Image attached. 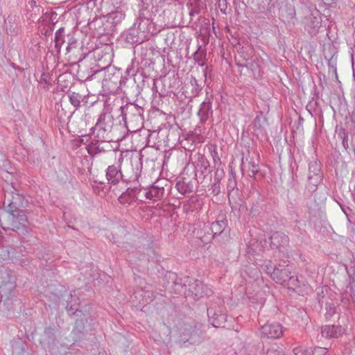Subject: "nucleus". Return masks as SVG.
<instances>
[{"label": "nucleus", "instance_id": "nucleus-63", "mask_svg": "<svg viewBox=\"0 0 355 355\" xmlns=\"http://www.w3.org/2000/svg\"><path fill=\"white\" fill-rule=\"evenodd\" d=\"M338 205H339V206L342 207L341 204H340V202H338Z\"/></svg>", "mask_w": 355, "mask_h": 355}, {"label": "nucleus", "instance_id": "nucleus-34", "mask_svg": "<svg viewBox=\"0 0 355 355\" xmlns=\"http://www.w3.org/2000/svg\"><path fill=\"white\" fill-rule=\"evenodd\" d=\"M180 139L179 128L177 126L170 125L168 128V133L166 135V142L168 144H175Z\"/></svg>", "mask_w": 355, "mask_h": 355}, {"label": "nucleus", "instance_id": "nucleus-49", "mask_svg": "<svg viewBox=\"0 0 355 355\" xmlns=\"http://www.w3.org/2000/svg\"><path fill=\"white\" fill-rule=\"evenodd\" d=\"M293 352L295 355H311L310 348L303 349L301 347H297L293 349Z\"/></svg>", "mask_w": 355, "mask_h": 355}, {"label": "nucleus", "instance_id": "nucleus-40", "mask_svg": "<svg viewBox=\"0 0 355 355\" xmlns=\"http://www.w3.org/2000/svg\"><path fill=\"white\" fill-rule=\"evenodd\" d=\"M68 97L69 101L72 105H73L76 109H78L80 106V100L82 98V96L76 92H69Z\"/></svg>", "mask_w": 355, "mask_h": 355}, {"label": "nucleus", "instance_id": "nucleus-51", "mask_svg": "<svg viewBox=\"0 0 355 355\" xmlns=\"http://www.w3.org/2000/svg\"><path fill=\"white\" fill-rule=\"evenodd\" d=\"M42 8L40 6L37 4L36 1L31 0L28 1L27 5V9H37V11H39L40 8Z\"/></svg>", "mask_w": 355, "mask_h": 355}, {"label": "nucleus", "instance_id": "nucleus-29", "mask_svg": "<svg viewBox=\"0 0 355 355\" xmlns=\"http://www.w3.org/2000/svg\"><path fill=\"white\" fill-rule=\"evenodd\" d=\"M321 27V21L320 19L315 17H311L309 19L306 28L309 33L311 36H315L318 33L319 29Z\"/></svg>", "mask_w": 355, "mask_h": 355}, {"label": "nucleus", "instance_id": "nucleus-44", "mask_svg": "<svg viewBox=\"0 0 355 355\" xmlns=\"http://www.w3.org/2000/svg\"><path fill=\"white\" fill-rule=\"evenodd\" d=\"M224 175L225 172L223 168H219V166L217 167L214 174V187H216L220 183V180L223 179Z\"/></svg>", "mask_w": 355, "mask_h": 355}, {"label": "nucleus", "instance_id": "nucleus-12", "mask_svg": "<svg viewBox=\"0 0 355 355\" xmlns=\"http://www.w3.org/2000/svg\"><path fill=\"white\" fill-rule=\"evenodd\" d=\"M181 340L190 344L200 343L202 340V331L196 326L186 325L181 334Z\"/></svg>", "mask_w": 355, "mask_h": 355}, {"label": "nucleus", "instance_id": "nucleus-52", "mask_svg": "<svg viewBox=\"0 0 355 355\" xmlns=\"http://www.w3.org/2000/svg\"><path fill=\"white\" fill-rule=\"evenodd\" d=\"M236 182L234 177L233 176L232 178H230L228 180L227 189L229 190H233L234 189V187H236Z\"/></svg>", "mask_w": 355, "mask_h": 355}, {"label": "nucleus", "instance_id": "nucleus-45", "mask_svg": "<svg viewBox=\"0 0 355 355\" xmlns=\"http://www.w3.org/2000/svg\"><path fill=\"white\" fill-rule=\"evenodd\" d=\"M153 0H140L139 6L140 8L139 11H149L148 7L153 4Z\"/></svg>", "mask_w": 355, "mask_h": 355}, {"label": "nucleus", "instance_id": "nucleus-5", "mask_svg": "<svg viewBox=\"0 0 355 355\" xmlns=\"http://www.w3.org/2000/svg\"><path fill=\"white\" fill-rule=\"evenodd\" d=\"M113 125V116L109 113L103 112L99 115L95 126L91 128V131L98 139H109V134L112 130Z\"/></svg>", "mask_w": 355, "mask_h": 355}, {"label": "nucleus", "instance_id": "nucleus-50", "mask_svg": "<svg viewBox=\"0 0 355 355\" xmlns=\"http://www.w3.org/2000/svg\"><path fill=\"white\" fill-rule=\"evenodd\" d=\"M55 327H48L44 329V334L50 339H53L55 338Z\"/></svg>", "mask_w": 355, "mask_h": 355}, {"label": "nucleus", "instance_id": "nucleus-4", "mask_svg": "<svg viewBox=\"0 0 355 355\" xmlns=\"http://www.w3.org/2000/svg\"><path fill=\"white\" fill-rule=\"evenodd\" d=\"M209 322L216 328H223L227 321L226 309L224 300L217 297L207 308Z\"/></svg>", "mask_w": 355, "mask_h": 355}, {"label": "nucleus", "instance_id": "nucleus-43", "mask_svg": "<svg viewBox=\"0 0 355 355\" xmlns=\"http://www.w3.org/2000/svg\"><path fill=\"white\" fill-rule=\"evenodd\" d=\"M135 171L132 168L133 174L129 177L128 181H136L140 175V171L142 166V163L138 160L135 161Z\"/></svg>", "mask_w": 355, "mask_h": 355}, {"label": "nucleus", "instance_id": "nucleus-20", "mask_svg": "<svg viewBox=\"0 0 355 355\" xmlns=\"http://www.w3.org/2000/svg\"><path fill=\"white\" fill-rule=\"evenodd\" d=\"M105 141L100 139L92 141L88 146L89 154L92 155L107 151L110 148V145L106 144Z\"/></svg>", "mask_w": 355, "mask_h": 355}, {"label": "nucleus", "instance_id": "nucleus-28", "mask_svg": "<svg viewBox=\"0 0 355 355\" xmlns=\"http://www.w3.org/2000/svg\"><path fill=\"white\" fill-rule=\"evenodd\" d=\"M27 11L28 19L33 21L37 19L39 23L44 21L46 20L44 16H47L49 15L47 12H44L43 8H40L39 11H37V9H27Z\"/></svg>", "mask_w": 355, "mask_h": 355}, {"label": "nucleus", "instance_id": "nucleus-9", "mask_svg": "<svg viewBox=\"0 0 355 355\" xmlns=\"http://www.w3.org/2000/svg\"><path fill=\"white\" fill-rule=\"evenodd\" d=\"M212 291L206 285L197 279H192L188 287L186 297H191L194 300H198L204 296H209Z\"/></svg>", "mask_w": 355, "mask_h": 355}, {"label": "nucleus", "instance_id": "nucleus-42", "mask_svg": "<svg viewBox=\"0 0 355 355\" xmlns=\"http://www.w3.org/2000/svg\"><path fill=\"white\" fill-rule=\"evenodd\" d=\"M338 136L342 140V144H343V147L345 149H347L349 148L348 132L345 128L341 127L339 128V130L338 131Z\"/></svg>", "mask_w": 355, "mask_h": 355}, {"label": "nucleus", "instance_id": "nucleus-60", "mask_svg": "<svg viewBox=\"0 0 355 355\" xmlns=\"http://www.w3.org/2000/svg\"><path fill=\"white\" fill-rule=\"evenodd\" d=\"M194 13L198 14L199 13V10L198 9H196V8L192 9L191 12H190V15H193Z\"/></svg>", "mask_w": 355, "mask_h": 355}, {"label": "nucleus", "instance_id": "nucleus-24", "mask_svg": "<svg viewBox=\"0 0 355 355\" xmlns=\"http://www.w3.org/2000/svg\"><path fill=\"white\" fill-rule=\"evenodd\" d=\"M125 18V14L121 10H116L108 14L106 19V26H109L110 31Z\"/></svg>", "mask_w": 355, "mask_h": 355}, {"label": "nucleus", "instance_id": "nucleus-30", "mask_svg": "<svg viewBox=\"0 0 355 355\" xmlns=\"http://www.w3.org/2000/svg\"><path fill=\"white\" fill-rule=\"evenodd\" d=\"M227 225V221L225 218H222L221 219H218L213 222L211 225V230L214 235L221 234Z\"/></svg>", "mask_w": 355, "mask_h": 355}, {"label": "nucleus", "instance_id": "nucleus-26", "mask_svg": "<svg viewBox=\"0 0 355 355\" xmlns=\"http://www.w3.org/2000/svg\"><path fill=\"white\" fill-rule=\"evenodd\" d=\"M85 323L83 320H77L71 331L74 343L81 340L85 336Z\"/></svg>", "mask_w": 355, "mask_h": 355}, {"label": "nucleus", "instance_id": "nucleus-6", "mask_svg": "<svg viewBox=\"0 0 355 355\" xmlns=\"http://www.w3.org/2000/svg\"><path fill=\"white\" fill-rule=\"evenodd\" d=\"M121 114L125 123H142L144 109L135 103H129L121 107Z\"/></svg>", "mask_w": 355, "mask_h": 355}, {"label": "nucleus", "instance_id": "nucleus-21", "mask_svg": "<svg viewBox=\"0 0 355 355\" xmlns=\"http://www.w3.org/2000/svg\"><path fill=\"white\" fill-rule=\"evenodd\" d=\"M140 191L137 187L128 188L119 197V201L122 205H130L137 200V194Z\"/></svg>", "mask_w": 355, "mask_h": 355}, {"label": "nucleus", "instance_id": "nucleus-41", "mask_svg": "<svg viewBox=\"0 0 355 355\" xmlns=\"http://www.w3.org/2000/svg\"><path fill=\"white\" fill-rule=\"evenodd\" d=\"M277 265H275L271 261H266L262 265V270L266 272L267 274L270 275L272 278V275H274L276 271Z\"/></svg>", "mask_w": 355, "mask_h": 355}, {"label": "nucleus", "instance_id": "nucleus-33", "mask_svg": "<svg viewBox=\"0 0 355 355\" xmlns=\"http://www.w3.org/2000/svg\"><path fill=\"white\" fill-rule=\"evenodd\" d=\"M70 297L71 300L67 301L66 310L69 315H73L79 310L80 304L77 302L78 299L73 297L71 293L70 294Z\"/></svg>", "mask_w": 355, "mask_h": 355}, {"label": "nucleus", "instance_id": "nucleus-3", "mask_svg": "<svg viewBox=\"0 0 355 355\" xmlns=\"http://www.w3.org/2000/svg\"><path fill=\"white\" fill-rule=\"evenodd\" d=\"M272 279L277 283L287 284L288 286H300L293 266L284 261L277 265L276 271L272 275Z\"/></svg>", "mask_w": 355, "mask_h": 355}, {"label": "nucleus", "instance_id": "nucleus-10", "mask_svg": "<svg viewBox=\"0 0 355 355\" xmlns=\"http://www.w3.org/2000/svg\"><path fill=\"white\" fill-rule=\"evenodd\" d=\"M195 176L197 181L202 182L205 177L210 173L209 162L204 155L199 154L196 160L193 163Z\"/></svg>", "mask_w": 355, "mask_h": 355}, {"label": "nucleus", "instance_id": "nucleus-55", "mask_svg": "<svg viewBox=\"0 0 355 355\" xmlns=\"http://www.w3.org/2000/svg\"><path fill=\"white\" fill-rule=\"evenodd\" d=\"M219 8L220 9V11L225 13V9L227 8L226 0H223V3L220 1Z\"/></svg>", "mask_w": 355, "mask_h": 355}, {"label": "nucleus", "instance_id": "nucleus-2", "mask_svg": "<svg viewBox=\"0 0 355 355\" xmlns=\"http://www.w3.org/2000/svg\"><path fill=\"white\" fill-rule=\"evenodd\" d=\"M15 277L8 270L0 271V305L2 304L8 310L12 308L18 300L15 297Z\"/></svg>", "mask_w": 355, "mask_h": 355}, {"label": "nucleus", "instance_id": "nucleus-1", "mask_svg": "<svg viewBox=\"0 0 355 355\" xmlns=\"http://www.w3.org/2000/svg\"><path fill=\"white\" fill-rule=\"evenodd\" d=\"M5 214H0V225L1 227L11 230L20 235H25L28 230V218L24 209L3 210Z\"/></svg>", "mask_w": 355, "mask_h": 355}, {"label": "nucleus", "instance_id": "nucleus-36", "mask_svg": "<svg viewBox=\"0 0 355 355\" xmlns=\"http://www.w3.org/2000/svg\"><path fill=\"white\" fill-rule=\"evenodd\" d=\"M67 46L66 50L67 53H69L72 49L77 48L78 42L74 32H70L67 33Z\"/></svg>", "mask_w": 355, "mask_h": 355}, {"label": "nucleus", "instance_id": "nucleus-8", "mask_svg": "<svg viewBox=\"0 0 355 355\" xmlns=\"http://www.w3.org/2000/svg\"><path fill=\"white\" fill-rule=\"evenodd\" d=\"M322 180L320 164L315 159L311 161L309 164L308 185L310 192L316 191L318 184Z\"/></svg>", "mask_w": 355, "mask_h": 355}, {"label": "nucleus", "instance_id": "nucleus-37", "mask_svg": "<svg viewBox=\"0 0 355 355\" xmlns=\"http://www.w3.org/2000/svg\"><path fill=\"white\" fill-rule=\"evenodd\" d=\"M175 187L182 195H186L187 193L193 192L192 185L189 183L185 182L184 181L178 182L175 184Z\"/></svg>", "mask_w": 355, "mask_h": 355}, {"label": "nucleus", "instance_id": "nucleus-53", "mask_svg": "<svg viewBox=\"0 0 355 355\" xmlns=\"http://www.w3.org/2000/svg\"><path fill=\"white\" fill-rule=\"evenodd\" d=\"M211 155L215 164H217V162H218L219 164H221L220 159L218 156V153L216 150H214V153H211Z\"/></svg>", "mask_w": 355, "mask_h": 355}, {"label": "nucleus", "instance_id": "nucleus-39", "mask_svg": "<svg viewBox=\"0 0 355 355\" xmlns=\"http://www.w3.org/2000/svg\"><path fill=\"white\" fill-rule=\"evenodd\" d=\"M190 84L191 87L192 96H196L202 90V83H198V80L196 78L192 76L190 80Z\"/></svg>", "mask_w": 355, "mask_h": 355}, {"label": "nucleus", "instance_id": "nucleus-18", "mask_svg": "<svg viewBox=\"0 0 355 355\" xmlns=\"http://www.w3.org/2000/svg\"><path fill=\"white\" fill-rule=\"evenodd\" d=\"M89 29L96 31L97 35L110 34V29L106 26V20L103 18H96L88 23Z\"/></svg>", "mask_w": 355, "mask_h": 355}, {"label": "nucleus", "instance_id": "nucleus-61", "mask_svg": "<svg viewBox=\"0 0 355 355\" xmlns=\"http://www.w3.org/2000/svg\"><path fill=\"white\" fill-rule=\"evenodd\" d=\"M214 191H215L216 189H219V184L216 187H214V184L212 185Z\"/></svg>", "mask_w": 355, "mask_h": 355}, {"label": "nucleus", "instance_id": "nucleus-11", "mask_svg": "<svg viewBox=\"0 0 355 355\" xmlns=\"http://www.w3.org/2000/svg\"><path fill=\"white\" fill-rule=\"evenodd\" d=\"M150 11H139V17L136 19L134 24L136 27L145 35L146 33H154L156 31L154 24L150 19Z\"/></svg>", "mask_w": 355, "mask_h": 355}, {"label": "nucleus", "instance_id": "nucleus-47", "mask_svg": "<svg viewBox=\"0 0 355 355\" xmlns=\"http://www.w3.org/2000/svg\"><path fill=\"white\" fill-rule=\"evenodd\" d=\"M249 171L250 173V175L252 177H254L259 173V170L254 161L249 162Z\"/></svg>", "mask_w": 355, "mask_h": 355}, {"label": "nucleus", "instance_id": "nucleus-22", "mask_svg": "<svg viewBox=\"0 0 355 355\" xmlns=\"http://www.w3.org/2000/svg\"><path fill=\"white\" fill-rule=\"evenodd\" d=\"M212 103L209 98H207L201 105L198 114L201 123H205L208 119L212 116Z\"/></svg>", "mask_w": 355, "mask_h": 355}, {"label": "nucleus", "instance_id": "nucleus-31", "mask_svg": "<svg viewBox=\"0 0 355 355\" xmlns=\"http://www.w3.org/2000/svg\"><path fill=\"white\" fill-rule=\"evenodd\" d=\"M252 53V49H250L249 51H247L242 48L241 50L239 51L238 55L235 57L236 65L239 67H241V65H243V64L247 62L248 60L252 57L251 55Z\"/></svg>", "mask_w": 355, "mask_h": 355}, {"label": "nucleus", "instance_id": "nucleus-35", "mask_svg": "<svg viewBox=\"0 0 355 355\" xmlns=\"http://www.w3.org/2000/svg\"><path fill=\"white\" fill-rule=\"evenodd\" d=\"M206 55L205 50L201 45H198L197 51L193 54V59L199 66H203L205 64Z\"/></svg>", "mask_w": 355, "mask_h": 355}, {"label": "nucleus", "instance_id": "nucleus-14", "mask_svg": "<svg viewBox=\"0 0 355 355\" xmlns=\"http://www.w3.org/2000/svg\"><path fill=\"white\" fill-rule=\"evenodd\" d=\"M270 246L274 248L281 249L288 245L289 238L282 232H275L270 236Z\"/></svg>", "mask_w": 355, "mask_h": 355}, {"label": "nucleus", "instance_id": "nucleus-17", "mask_svg": "<svg viewBox=\"0 0 355 355\" xmlns=\"http://www.w3.org/2000/svg\"><path fill=\"white\" fill-rule=\"evenodd\" d=\"M164 188L163 186L159 185L158 182L149 186L148 189H146V198L153 201L162 199L164 197Z\"/></svg>", "mask_w": 355, "mask_h": 355}, {"label": "nucleus", "instance_id": "nucleus-13", "mask_svg": "<svg viewBox=\"0 0 355 355\" xmlns=\"http://www.w3.org/2000/svg\"><path fill=\"white\" fill-rule=\"evenodd\" d=\"M261 336L267 338H278L283 335V327L277 322L266 323L261 328Z\"/></svg>", "mask_w": 355, "mask_h": 355}, {"label": "nucleus", "instance_id": "nucleus-32", "mask_svg": "<svg viewBox=\"0 0 355 355\" xmlns=\"http://www.w3.org/2000/svg\"><path fill=\"white\" fill-rule=\"evenodd\" d=\"M243 67L251 71L254 76H255L257 73H259V64L258 63V58L256 56L251 57L243 65H241V68Z\"/></svg>", "mask_w": 355, "mask_h": 355}, {"label": "nucleus", "instance_id": "nucleus-58", "mask_svg": "<svg viewBox=\"0 0 355 355\" xmlns=\"http://www.w3.org/2000/svg\"><path fill=\"white\" fill-rule=\"evenodd\" d=\"M351 62H352V66L354 65V48L352 47L351 49Z\"/></svg>", "mask_w": 355, "mask_h": 355}, {"label": "nucleus", "instance_id": "nucleus-16", "mask_svg": "<svg viewBox=\"0 0 355 355\" xmlns=\"http://www.w3.org/2000/svg\"><path fill=\"white\" fill-rule=\"evenodd\" d=\"M145 37L146 35L141 33L135 24L125 33V41L132 44L143 42Z\"/></svg>", "mask_w": 355, "mask_h": 355}, {"label": "nucleus", "instance_id": "nucleus-7", "mask_svg": "<svg viewBox=\"0 0 355 355\" xmlns=\"http://www.w3.org/2000/svg\"><path fill=\"white\" fill-rule=\"evenodd\" d=\"M27 204L28 201L25 199V197L15 189V191L6 194L3 202V210L23 209Z\"/></svg>", "mask_w": 355, "mask_h": 355}, {"label": "nucleus", "instance_id": "nucleus-62", "mask_svg": "<svg viewBox=\"0 0 355 355\" xmlns=\"http://www.w3.org/2000/svg\"><path fill=\"white\" fill-rule=\"evenodd\" d=\"M341 208H342V210L343 211V212L345 213L344 208L343 207Z\"/></svg>", "mask_w": 355, "mask_h": 355}, {"label": "nucleus", "instance_id": "nucleus-25", "mask_svg": "<svg viewBox=\"0 0 355 355\" xmlns=\"http://www.w3.org/2000/svg\"><path fill=\"white\" fill-rule=\"evenodd\" d=\"M5 26L8 35L14 36L18 34L19 27L18 23L16 21L15 16H8L5 19Z\"/></svg>", "mask_w": 355, "mask_h": 355}, {"label": "nucleus", "instance_id": "nucleus-15", "mask_svg": "<svg viewBox=\"0 0 355 355\" xmlns=\"http://www.w3.org/2000/svg\"><path fill=\"white\" fill-rule=\"evenodd\" d=\"M192 282L189 277H178L173 280V291L175 294L187 296L189 284Z\"/></svg>", "mask_w": 355, "mask_h": 355}, {"label": "nucleus", "instance_id": "nucleus-48", "mask_svg": "<svg viewBox=\"0 0 355 355\" xmlns=\"http://www.w3.org/2000/svg\"><path fill=\"white\" fill-rule=\"evenodd\" d=\"M326 309V315L327 317H331L336 313V306L332 303L327 304Z\"/></svg>", "mask_w": 355, "mask_h": 355}, {"label": "nucleus", "instance_id": "nucleus-56", "mask_svg": "<svg viewBox=\"0 0 355 355\" xmlns=\"http://www.w3.org/2000/svg\"><path fill=\"white\" fill-rule=\"evenodd\" d=\"M279 352H277L273 348H270L267 351V355H279Z\"/></svg>", "mask_w": 355, "mask_h": 355}, {"label": "nucleus", "instance_id": "nucleus-54", "mask_svg": "<svg viewBox=\"0 0 355 355\" xmlns=\"http://www.w3.org/2000/svg\"><path fill=\"white\" fill-rule=\"evenodd\" d=\"M332 59H333V57L331 58V59L329 60L328 66L333 69L334 73H335L336 78H338L337 69H336V64L333 63Z\"/></svg>", "mask_w": 355, "mask_h": 355}, {"label": "nucleus", "instance_id": "nucleus-27", "mask_svg": "<svg viewBox=\"0 0 355 355\" xmlns=\"http://www.w3.org/2000/svg\"><path fill=\"white\" fill-rule=\"evenodd\" d=\"M67 34L64 27L60 28L55 33V49L57 54H59L62 46L65 43Z\"/></svg>", "mask_w": 355, "mask_h": 355}, {"label": "nucleus", "instance_id": "nucleus-57", "mask_svg": "<svg viewBox=\"0 0 355 355\" xmlns=\"http://www.w3.org/2000/svg\"><path fill=\"white\" fill-rule=\"evenodd\" d=\"M98 185L96 187V189H103L105 184L103 182H99Z\"/></svg>", "mask_w": 355, "mask_h": 355}, {"label": "nucleus", "instance_id": "nucleus-19", "mask_svg": "<svg viewBox=\"0 0 355 355\" xmlns=\"http://www.w3.org/2000/svg\"><path fill=\"white\" fill-rule=\"evenodd\" d=\"M106 178L108 183L115 185L118 184L121 180H123V175L119 166L111 165L107 168Z\"/></svg>", "mask_w": 355, "mask_h": 355}, {"label": "nucleus", "instance_id": "nucleus-38", "mask_svg": "<svg viewBox=\"0 0 355 355\" xmlns=\"http://www.w3.org/2000/svg\"><path fill=\"white\" fill-rule=\"evenodd\" d=\"M51 77L48 73H42L40 79L39 80L40 84L41 85V87L44 90H49V87L51 85Z\"/></svg>", "mask_w": 355, "mask_h": 355}, {"label": "nucleus", "instance_id": "nucleus-64", "mask_svg": "<svg viewBox=\"0 0 355 355\" xmlns=\"http://www.w3.org/2000/svg\"><path fill=\"white\" fill-rule=\"evenodd\" d=\"M338 205H339V206L342 207L341 204H340V202H338Z\"/></svg>", "mask_w": 355, "mask_h": 355}, {"label": "nucleus", "instance_id": "nucleus-46", "mask_svg": "<svg viewBox=\"0 0 355 355\" xmlns=\"http://www.w3.org/2000/svg\"><path fill=\"white\" fill-rule=\"evenodd\" d=\"M327 353V349L320 347H315L310 348L311 355H325Z\"/></svg>", "mask_w": 355, "mask_h": 355}, {"label": "nucleus", "instance_id": "nucleus-23", "mask_svg": "<svg viewBox=\"0 0 355 355\" xmlns=\"http://www.w3.org/2000/svg\"><path fill=\"white\" fill-rule=\"evenodd\" d=\"M344 333L340 325H325L322 328V336L326 338H338Z\"/></svg>", "mask_w": 355, "mask_h": 355}, {"label": "nucleus", "instance_id": "nucleus-59", "mask_svg": "<svg viewBox=\"0 0 355 355\" xmlns=\"http://www.w3.org/2000/svg\"><path fill=\"white\" fill-rule=\"evenodd\" d=\"M53 23L52 24V26L46 31V33H45V35H47V34H50L52 31H53Z\"/></svg>", "mask_w": 355, "mask_h": 355}]
</instances>
